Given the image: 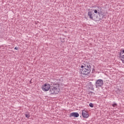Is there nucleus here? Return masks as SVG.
Returning <instances> with one entry per match:
<instances>
[{"mask_svg":"<svg viewBox=\"0 0 124 124\" xmlns=\"http://www.w3.org/2000/svg\"><path fill=\"white\" fill-rule=\"evenodd\" d=\"M81 69H80V71L81 74L83 75H88V74H90L91 71H92V66H91V64L89 63L83 64V65L81 66Z\"/></svg>","mask_w":124,"mask_h":124,"instance_id":"f257e3e1","label":"nucleus"},{"mask_svg":"<svg viewBox=\"0 0 124 124\" xmlns=\"http://www.w3.org/2000/svg\"><path fill=\"white\" fill-rule=\"evenodd\" d=\"M61 92V87L60 84L56 83L50 86L49 93L51 94H58Z\"/></svg>","mask_w":124,"mask_h":124,"instance_id":"f03ea898","label":"nucleus"},{"mask_svg":"<svg viewBox=\"0 0 124 124\" xmlns=\"http://www.w3.org/2000/svg\"><path fill=\"white\" fill-rule=\"evenodd\" d=\"M50 88H51V85L48 83H46L42 86V89L44 92H48L49 90H50Z\"/></svg>","mask_w":124,"mask_h":124,"instance_id":"7ed1b4c3","label":"nucleus"},{"mask_svg":"<svg viewBox=\"0 0 124 124\" xmlns=\"http://www.w3.org/2000/svg\"><path fill=\"white\" fill-rule=\"evenodd\" d=\"M96 88H100L103 86V80L98 79L95 82Z\"/></svg>","mask_w":124,"mask_h":124,"instance_id":"20e7f679","label":"nucleus"},{"mask_svg":"<svg viewBox=\"0 0 124 124\" xmlns=\"http://www.w3.org/2000/svg\"><path fill=\"white\" fill-rule=\"evenodd\" d=\"M82 116L85 119H88V118H89V113L87 112V111H86L85 110H82Z\"/></svg>","mask_w":124,"mask_h":124,"instance_id":"39448f33","label":"nucleus"},{"mask_svg":"<svg viewBox=\"0 0 124 124\" xmlns=\"http://www.w3.org/2000/svg\"><path fill=\"white\" fill-rule=\"evenodd\" d=\"M74 117V118H78L79 117V113L78 112H72L69 115V118Z\"/></svg>","mask_w":124,"mask_h":124,"instance_id":"423d86ee","label":"nucleus"},{"mask_svg":"<svg viewBox=\"0 0 124 124\" xmlns=\"http://www.w3.org/2000/svg\"><path fill=\"white\" fill-rule=\"evenodd\" d=\"M88 16L89 17L90 19H91V20H96V18L93 16V14H92V12H89L88 13Z\"/></svg>","mask_w":124,"mask_h":124,"instance_id":"0eeeda50","label":"nucleus"},{"mask_svg":"<svg viewBox=\"0 0 124 124\" xmlns=\"http://www.w3.org/2000/svg\"><path fill=\"white\" fill-rule=\"evenodd\" d=\"M118 55L119 56V58H121V60L122 61V62H123V63H124V55H122V52H118Z\"/></svg>","mask_w":124,"mask_h":124,"instance_id":"6e6552de","label":"nucleus"},{"mask_svg":"<svg viewBox=\"0 0 124 124\" xmlns=\"http://www.w3.org/2000/svg\"><path fill=\"white\" fill-rule=\"evenodd\" d=\"M98 15H99V18H98L99 21H100V20H102L105 16L103 14H102V13L101 14H98Z\"/></svg>","mask_w":124,"mask_h":124,"instance_id":"1a4fd4ad","label":"nucleus"},{"mask_svg":"<svg viewBox=\"0 0 124 124\" xmlns=\"http://www.w3.org/2000/svg\"><path fill=\"white\" fill-rule=\"evenodd\" d=\"M97 11H98V14H101L102 13V9L101 7H98Z\"/></svg>","mask_w":124,"mask_h":124,"instance_id":"9d476101","label":"nucleus"},{"mask_svg":"<svg viewBox=\"0 0 124 124\" xmlns=\"http://www.w3.org/2000/svg\"><path fill=\"white\" fill-rule=\"evenodd\" d=\"M93 17L95 18L96 19H92L94 21H99V19H98V17H97V16L94 14L93 15Z\"/></svg>","mask_w":124,"mask_h":124,"instance_id":"9b49d317","label":"nucleus"},{"mask_svg":"<svg viewBox=\"0 0 124 124\" xmlns=\"http://www.w3.org/2000/svg\"><path fill=\"white\" fill-rule=\"evenodd\" d=\"M90 86V89H91V90H92V91H93L94 90V89L93 88V85L91 84Z\"/></svg>","mask_w":124,"mask_h":124,"instance_id":"f8f14e48","label":"nucleus"},{"mask_svg":"<svg viewBox=\"0 0 124 124\" xmlns=\"http://www.w3.org/2000/svg\"><path fill=\"white\" fill-rule=\"evenodd\" d=\"M89 106L90 107H91V108H93V104L92 103H90L89 104Z\"/></svg>","mask_w":124,"mask_h":124,"instance_id":"ddd939ff","label":"nucleus"},{"mask_svg":"<svg viewBox=\"0 0 124 124\" xmlns=\"http://www.w3.org/2000/svg\"><path fill=\"white\" fill-rule=\"evenodd\" d=\"M25 117H26V118H27V119H29V118H30V117H31V115H30L29 114H25Z\"/></svg>","mask_w":124,"mask_h":124,"instance_id":"4468645a","label":"nucleus"},{"mask_svg":"<svg viewBox=\"0 0 124 124\" xmlns=\"http://www.w3.org/2000/svg\"><path fill=\"white\" fill-rule=\"evenodd\" d=\"M94 13L96 14V13H98V12L97 11V10H93Z\"/></svg>","mask_w":124,"mask_h":124,"instance_id":"2eb2a0df","label":"nucleus"},{"mask_svg":"<svg viewBox=\"0 0 124 124\" xmlns=\"http://www.w3.org/2000/svg\"><path fill=\"white\" fill-rule=\"evenodd\" d=\"M112 106L113 107H116V106H117V104L115 103L112 104Z\"/></svg>","mask_w":124,"mask_h":124,"instance_id":"dca6fc26","label":"nucleus"},{"mask_svg":"<svg viewBox=\"0 0 124 124\" xmlns=\"http://www.w3.org/2000/svg\"><path fill=\"white\" fill-rule=\"evenodd\" d=\"M18 47H17V46H16L15 47V50H18Z\"/></svg>","mask_w":124,"mask_h":124,"instance_id":"f3484780","label":"nucleus"},{"mask_svg":"<svg viewBox=\"0 0 124 124\" xmlns=\"http://www.w3.org/2000/svg\"><path fill=\"white\" fill-rule=\"evenodd\" d=\"M122 52H123L122 54H124V49L123 50H122Z\"/></svg>","mask_w":124,"mask_h":124,"instance_id":"a211bd4d","label":"nucleus"},{"mask_svg":"<svg viewBox=\"0 0 124 124\" xmlns=\"http://www.w3.org/2000/svg\"><path fill=\"white\" fill-rule=\"evenodd\" d=\"M90 93H93V92H90Z\"/></svg>","mask_w":124,"mask_h":124,"instance_id":"6ab92c4d","label":"nucleus"}]
</instances>
